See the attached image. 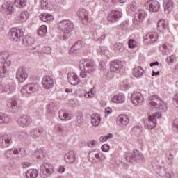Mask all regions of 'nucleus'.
<instances>
[{
  "label": "nucleus",
  "instance_id": "1",
  "mask_svg": "<svg viewBox=\"0 0 178 178\" xmlns=\"http://www.w3.org/2000/svg\"><path fill=\"white\" fill-rule=\"evenodd\" d=\"M148 108L150 111H159L160 112H156L154 114H149L154 120L156 119H161L162 118V113L168 111V104L165 101L162 100L161 97L157 95L150 96L149 98V106Z\"/></svg>",
  "mask_w": 178,
  "mask_h": 178
},
{
  "label": "nucleus",
  "instance_id": "2",
  "mask_svg": "<svg viewBox=\"0 0 178 178\" xmlns=\"http://www.w3.org/2000/svg\"><path fill=\"white\" fill-rule=\"evenodd\" d=\"M79 67L81 70L79 72V76L81 79H86L88 74L94 73L96 67L95 63H94L92 60L85 59L80 61Z\"/></svg>",
  "mask_w": 178,
  "mask_h": 178
},
{
  "label": "nucleus",
  "instance_id": "3",
  "mask_svg": "<svg viewBox=\"0 0 178 178\" xmlns=\"http://www.w3.org/2000/svg\"><path fill=\"white\" fill-rule=\"evenodd\" d=\"M55 173V167L51 163H43L39 167L40 178L51 177Z\"/></svg>",
  "mask_w": 178,
  "mask_h": 178
},
{
  "label": "nucleus",
  "instance_id": "4",
  "mask_svg": "<svg viewBox=\"0 0 178 178\" xmlns=\"http://www.w3.org/2000/svg\"><path fill=\"white\" fill-rule=\"evenodd\" d=\"M40 90V85L37 83H31L24 85L21 89V94L24 97H30Z\"/></svg>",
  "mask_w": 178,
  "mask_h": 178
},
{
  "label": "nucleus",
  "instance_id": "5",
  "mask_svg": "<svg viewBox=\"0 0 178 178\" xmlns=\"http://www.w3.org/2000/svg\"><path fill=\"white\" fill-rule=\"evenodd\" d=\"M8 37L13 42H20L24 37V32L20 28H11L8 31Z\"/></svg>",
  "mask_w": 178,
  "mask_h": 178
},
{
  "label": "nucleus",
  "instance_id": "6",
  "mask_svg": "<svg viewBox=\"0 0 178 178\" xmlns=\"http://www.w3.org/2000/svg\"><path fill=\"white\" fill-rule=\"evenodd\" d=\"M88 159L92 163H99L106 159V156L99 150H92L88 153Z\"/></svg>",
  "mask_w": 178,
  "mask_h": 178
},
{
  "label": "nucleus",
  "instance_id": "7",
  "mask_svg": "<svg viewBox=\"0 0 178 178\" xmlns=\"http://www.w3.org/2000/svg\"><path fill=\"white\" fill-rule=\"evenodd\" d=\"M9 53L3 51L0 53V76L3 77L5 74V67L10 66V60H8Z\"/></svg>",
  "mask_w": 178,
  "mask_h": 178
},
{
  "label": "nucleus",
  "instance_id": "8",
  "mask_svg": "<svg viewBox=\"0 0 178 178\" xmlns=\"http://www.w3.org/2000/svg\"><path fill=\"white\" fill-rule=\"evenodd\" d=\"M58 30H60V31H61L64 35L72 33V31H73V29H74L73 22L67 19L60 21L58 24Z\"/></svg>",
  "mask_w": 178,
  "mask_h": 178
},
{
  "label": "nucleus",
  "instance_id": "9",
  "mask_svg": "<svg viewBox=\"0 0 178 178\" xmlns=\"http://www.w3.org/2000/svg\"><path fill=\"white\" fill-rule=\"evenodd\" d=\"M144 8L150 13H158L161 10V3L156 0H147L144 3Z\"/></svg>",
  "mask_w": 178,
  "mask_h": 178
},
{
  "label": "nucleus",
  "instance_id": "10",
  "mask_svg": "<svg viewBox=\"0 0 178 178\" xmlns=\"http://www.w3.org/2000/svg\"><path fill=\"white\" fill-rule=\"evenodd\" d=\"M130 101L134 106H142L144 105L145 99L140 92H134L131 95Z\"/></svg>",
  "mask_w": 178,
  "mask_h": 178
},
{
  "label": "nucleus",
  "instance_id": "11",
  "mask_svg": "<svg viewBox=\"0 0 178 178\" xmlns=\"http://www.w3.org/2000/svg\"><path fill=\"white\" fill-rule=\"evenodd\" d=\"M16 123L19 127H22V129H27V127H30L31 123H33V120L30 116L24 115L17 118Z\"/></svg>",
  "mask_w": 178,
  "mask_h": 178
},
{
  "label": "nucleus",
  "instance_id": "12",
  "mask_svg": "<svg viewBox=\"0 0 178 178\" xmlns=\"http://www.w3.org/2000/svg\"><path fill=\"white\" fill-rule=\"evenodd\" d=\"M143 159H144V156L137 149H134L132 154L127 153L126 154V160L128 162H131V163H133V162H140Z\"/></svg>",
  "mask_w": 178,
  "mask_h": 178
},
{
  "label": "nucleus",
  "instance_id": "13",
  "mask_svg": "<svg viewBox=\"0 0 178 178\" xmlns=\"http://www.w3.org/2000/svg\"><path fill=\"white\" fill-rule=\"evenodd\" d=\"M41 84L44 90H52L55 87V79L49 75H46L42 77Z\"/></svg>",
  "mask_w": 178,
  "mask_h": 178
},
{
  "label": "nucleus",
  "instance_id": "14",
  "mask_svg": "<svg viewBox=\"0 0 178 178\" xmlns=\"http://www.w3.org/2000/svg\"><path fill=\"white\" fill-rule=\"evenodd\" d=\"M145 16H147V13L144 10H138L134 17L133 19V24L135 26H140L141 23L144 21L145 19Z\"/></svg>",
  "mask_w": 178,
  "mask_h": 178
},
{
  "label": "nucleus",
  "instance_id": "15",
  "mask_svg": "<svg viewBox=\"0 0 178 178\" xmlns=\"http://www.w3.org/2000/svg\"><path fill=\"white\" fill-rule=\"evenodd\" d=\"M116 123L118 126L124 129L127 126H129L130 123V118L125 114H120L116 118Z\"/></svg>",
  "mask_w": 178,
  "mask_h": 178
},
{
  "label": "nucleus",
  "instance_id": "16",
  "mask_svg": "<svg viewBox=\"0 0 178 178\" xmlns=\"http://www.w3.org/2000/svg\"><path fill=\"white\" fill-rule=\"evenodd\" d=\"M13 140L9 134H3L0 137V148H8L12 145Z\"/></svg>",
  "mask_w": 178,
  "mask_h": 178
},
{
  "label": "nucleus",
  "instance_id": "17",
  "mask_svg": "<svg viewBox=\"0 0 178 178\" xmlns=\"http://www.w3.org/2000/svg\"><path fill=\"white\" fill-rule=\"evenodd\" d=\"M76 159L77 157L74 150H68L65 152L64 154V161L65 163H68V165H73V163H76Z\"/></svg>",
  "mask_w": 178,
  "mask_h": 178
},
{
  "label": "nucleus",
  "instance_id": "18",
  "mask_svg": "<svg viewBox=\"0 0 178 178\" xmlns=\"http://www.w3.org/2000/svg\"><path fill=\"white\" fill-rule=\"evenodd\" d=\"M67 78L68 83L71 86H79V84L81 83V79H80L79 75L76 74V72H68Z\"/></svg>",
  "mask_w": 178,
  "mask_h": 178
},
{
  "label": "nucleus",
  "instance_id": "19",
  "mask_svg": "<svg viewBox=\"0 0 178 178\" xmlns=\"http://www.w3.org/2000/svg\"><path fill=\"white\" fill-rule=\"evenodd\" d=\"M27 77H29V74L24 67H21L17 70L16 79L19 83H24L27 80Z\"/></svg>",
  "mask_w": 178,
  "mask_h": 178
},
{
  "label": "nucleus",
  "instance_id": "20",
  "mask_svg": "<svg viewBox=\"0 0 178 178\" xmlns=\"http://www.w3.org/2000/svg\"><path fill=\"white\" fill-rule=\"evenodd\" d=\"M159 37L158 33L150 32L144 36L143 41L145 44H155L158 41Z\"/></svg>",
  "mask_w": 178,
  "mask_h": 178
},
{
  "label": "nucleus",
  "instance_id": "21",
  "mask_svg": "<svg viewBox=\"0 0 178 178\" xmlns=\"http://www.w3.org/2000/svg\"><path fill=\"white\" fill-rule=\"evenodd\" d=\"M123 13L120 10H112L107 17V20L110 23H116L122 17Z\"/></svg>",
  "mask_w": 178,
  "mask_h": 178
},
{
  "label": "nucleus",
  "instance_id": "22",
  "mask_svg": "<svg viewBox=\"0 0 178 178\" xmlns=\"http://www.w3.org/2000/svg\"><path fill=\"white\" fill-rule=\"evenodd\" d=\"M157 175L162 178H173V172L165 167H159L156 170Z\"/></svg>",
  "mask_w": 178,
  "mask_h": 178
},
{
  "label": "nucleus",
  "instance_id": "23",
  "mask_svg": "<svg viewBox=\"0 0 178 178\" xmlns=\"http://www.w3.org/2000/svg\"><path fill=\"white\" fill-rule=\"evenodd\" d=\"M9 104H10L11 109H13V112L19 111V109L22 108L23 105L22 100L17 97H12L10 99Z\"/></svg>",
  "mask_w": 178,
  "mask_h": 178
},
{
  "label": "nucleus",
  "instance_id": "24",
  "mask_svg": "<svg viewBox=\"0 0 178 178\" xmlns=\"http://www.w3.org/2000/svg\"><path fill=\"white\" fill-rule=\"evenodd\" d=\"M144 126L148 130H152L156 127V121L153 119L151 115H148L144 120Z\"/></svg>",
  "mask_w": 178,
  "mask_h": 178
},
{
  "label": "nucleus",
  "instance_id": "25",
  "mask_svg": "<svg viewBox=\"0 0 178 178\" xmlns=\"http://www.w3.org/2000/svg\"><path fill=\"white\" fill-rule=\"evenodd\" d=\"M2 9L6 12L8 15H13L15 13V3L13 1H7L2 5Z\"/></svg>",
  "mask_w": 178,
  "mask_h": 178
},
{
  "label": "nucleus",
  "instance_id": "26",
  "mask_svg": "<svg viewBox=\"0 0 178 178\" xmlns=\"http://www.w3.org/2000/svg\"><path fill=\"white\" fill-rule=\"evenodd\" d=\"M123 67V63L119 60H114L111 61L110 65L111 72H113L114 73H119L120 70Z\"/></svg>",
  "mask_w": 178,
  "mask_h": 178
},
{
  "label": "nucleus",
  "instance_id": "27",
  "mask_svg": "<svg viewBox=\"0 0 178 178\" xmlns=\"http://www.w3.org/2000/svg\"><path fill=\"white\" fill-rule=\"evenodd\" d=\"M76 15L83 24L88 23V12L86 9L81 8L76 12Z\"/></svg>",
  "mask_w": 178,
  "mask_h": 178
},
{
  "label": "nucleus",
  "instance_id": "28",
  "mask_svg": "<svg viewBox=\"0 0 178 178\" xmlns=\"http://www.w3.org/2000/svg\"><path fill=\"white\" fill-rule=\"evenodd\" d=\"M58 118L60 120H62L63 122H67L69 120H72L73 113L65 110H61L58 112Z\"/></svg>",
  "mask_w": 178,
  "mask_h": 178
},
{
  "label": "nucleus",
  "instance_id": "29",
  "mask_svg": "<svg viewBox=\"0 0 178 178\" xmlns=\"http://www.w3.org/2000/svg\"><path fill=\"white\" fill-rule=\"evenodd\" d=\"M29 14L27 11H22L18 17L15 19V23L16 24H22L24 22H27L29 19Z\"/></svg>",
  "mask_w": 178,
  "mask_h": 178
},
{
  "label": "nucleus",
  "instance_id": "30",
  "mask_svg": "<svg viewBox=\"0 0 178 178\" xmlns=\"http://www.w3.org/2000/svg\"><path fill=\"white\" fill-rule=\"evenodd\" d=\"M111 101L113 104H124L126 101V96L123 94L114 95L111 96Z\"/></svg>",
  "mask_w": 178,
  "mask_h": 178
},
{
  "label": "nucleus",
  "instance_id": "31",
  "mask_svg": "<svg viewBox=\"0 0 178 178\" xmlns=\"http://www.w3.org/2000/svg\"><path fill=\"white\" fill-rule=\"evenodd\" d=\"M157 29L161 33H165L169 30V25L165 19H160L157 23Z\"/></svg>",
  "mask_w": 178,
  "mask_h": 178
},
{
  "label": "nucleus",
  "instance_id": "32",
  "mask_svg": "<svg viewBox=\"0 0 178 178\" xmlns=\"http://www.w3.org/2000/svg\"><path fill=\"white\" fill-rule=\"evenodd\" d=\"M90 123L93 127H98L101 124V115L99 114H92L90 116Z\"/></svg>",
  "mask_w": 178,
  "mask_h": 178
},
{
  "label": "nucleus",
  "instance_id": "33",
  "mask_svg": "<svg viewBox=\"0 0 178 178\" xmlns=\"http://www.w3.org/2000/svg\"><path fill=\"white\" fill-rule=\"evenodd\" d=\"M39 6L42 10H52L54 6L48 2V0H40Z\"/></svg>",
  "mask_w": 178,
  "mask_h": 178
},
{
  "label": "nucleus",
  "instance_id": "34",
  "mask_svg": "<svg viewBox=\"0 0 178 178\" xmlns=\"http://www.w3.org/2000/svg\"><path fill=\"white\" fill-rule=\"evenodd\" d=\"M15 91H16V83L13 82L4 83V92L6 94H12Z\"/></svg>",
  "mask_w": 178,
  "mask_h": 178
},
{
  "label": "nucleus",
  "instance_id": "35",
  "mask_svg": "<svg viewBox=\"0 0 178 178\" xmlns=\"http://www.w3.org/2000/svg\"><path fill=\"white\" fill-rule=\"evenodd\" d=\"M173 0H165L163 8L165 13H170L173 10Z\"/></svg>",
  "mask_w": 178,
  "mask_h": 178
},
{
  "label": "nucleus",
  "instance_id": "36",
  "mask_svg": "<svg viewBox=\"0 0 178 178\" xmlns=\"http://www.w3.org/2000/svg\"><path fill=\"white\" fill-rule=\"evenodd\" d=\"M49 115H55L58 112V106L55 103H49L46 106Z\"/></svg>",
  "mask_w": 178,
  "mask_h": 178
},
{
  "label": "nucleus",
  "instance_id": "37",
  "mask_svg": "<svg viewBox=\"0 0 178 178\" xmlns=\"http://www.w3.org/2000/svg\"><path fill=\"white\" fill-rule=\"evenodd\" d=\"M39 171L35 168H31L26 172V178H37L38 177Z\"/></svg>",
  "mask_w": 178,
  "mask_h": 178
},
{
  "label": "nucleus",
  "instance_id": "38",
  "mask_svg": "<svg viewBox=\"0 0 178 178\" xmlns=\"http://www.w3.org/2000/svg\"><path fill=\"white\" fill-rule=\"evenodd\" d=\"M40 19L45 23H51L54 20V15L44 13L40 15Z\"/></svg>",
  "mask_w": 178,
  "mask_h": 178
},
{
  "label": "nucleus",
  "instance_id": "39",
  "mask_svg": "<svg viewBox=\"0 0 178 178\" xmlns=\"http://www.w3.org/2000/svg\"><path fill=\"white\" fill-rule=\"evenodd\" d=\"M144 74V69L140 66L135 67L133 69V76L134 77H141Z\"/></svg>",
  "mask_w": 178,
  "mask_h": 178
},
{
  "label": "nucleus",
  "instance_id": "40",
  "mask_svg": "<svg viewBox=\"0 0 178 178\" xmlns=\"http://www.w3.org/2000/svg\"><path fill=\"white\" fill-rule=\"evenodd\" d=\"M97 52L99 55H105V56H107V58H109L111 56V51L106 48V47H99L97 49Z\"/></svg>",
  "mask_w": 178,
  "mask_h": 178
},
{
  "label": "nucleus",
  "instance_id": "41",
  "mask_svg": "<svg viewBox=\"0 0 178 178\" xmlns=\"http://www.w3.org/2000/svg\"><path fill=\"white\" fill-rule=\"evenodd\" d=\"M83 41L79 40L70 49V54H74L77 50L83 47Z\"/></svg>",
  "mask_w": 178,
  "mask_h": 178
},
{
  "label": "nucleus",
  "instance_id": "42",
  "mask_svg": "<svg viewBox=\"0 0 178 178\" xmlns=\"http://www.w3.org/2000/svg\"><path fill=\"white\" fill-rule=\"evenodd\" d=\"M14 5L18 9H24L27 6V0H15Z\"/></svg>",
  "mask_w": 178,
  "mask_h": 178
},
{
  "label": "nucleus",
  "instance_id": "43",
  "mask_svg": "<svg viewBox=\"0 0 178 178\" xmlns=\"http://www.w3.org/2000/svg\"><path fill=\"white\" fill-rule=\"evenodd\" d=\"M33 156L36 159H44L45 156V152L42 149H39L33 152Z\"/></svg>",
  "mask_w": 178,
  "mask_h": 178
},
{
  "label": "nucleus",
  "instance_id": "44",
  "mask_svg": "<svg viewBox=\"0 0 178 178\" xmlns=\"http://www.w3.org/2000/svg\"><path fill=\"white\" fill-rule=\"evenodd\" d=\"M22 44L23 45H25V47H30V45H33L34 44V39L29 35H26L22 38Z\"/></svg>",
  "mask_w": 178,
  "mask_h": 178
},
{
  "label": "nucleus",
  "instance_id": "45",
  "mask_svg": "<svg viewBox=\"0 0 178 178\" xmlns=\"http://www.w3.org/2000/svg\"><path fill=\"white\" fill-rule=\"evenodd\" d=\"M95 88H92L88 92L83 94V97L86 99H92V98H94V97L95 96Z\"/></svg>",
  "mask_w": 178,
  "mask_h": 178
},
{
  "label": "nucleus",
  "instance_id": "46",
  "mask_svg": "<svg viewBox=\"0 0 178 178\" xmlns=\"http://www.w3.org/2000/svg\"><path fill=\"white\" fill-rule=\"evenodd\" d=\"M160 51H161L164 55H169V54L172 52V46L164 44L160 47Z\"/></svg>",
  "mask_w": 178,
  "mask_h": 178
},
{
  "label": "nucleus",
  "instance_id": "47",
  "mask_svg": "<svg viewBox=\"0 0 178 178\" xmlns=\"http://www.w3.org/2000/svg\"><path fill=\"white\" fill-rule=\"evenodd\" d=\"M30 134L33 138H38V137H41L42 132L40 129H32L30 131Z\"/></svg>",
  "mask_w": 178,
  "mask_h": 178
},
{
  "label": "nucleus",
  "instance_id": "48",
  "mask_svg": "<svg viewBox=\"0 0 178 178\" xmlns=\"http://www.w3.org/2000/svg\"><path fill=\"white\" fill-rule=\"evenodd\" d=\"M8 123H10V116L7 114L1 113L0 124H8Z\"/></svg>",
  "mask_w": 178,
  "mask_h": 178
},
{
  "label": "nucleus",
  "instance_id": "49",
  "mask_svg": "<svg viewBox=\"0 0 178 178\" xmlns=\"http://www.w3.org/2000/svg\"><path fill=\"white\" fill-rule=\"evenodd\" d=\"M7 158H16V149H9L5 152Z\"/></svg>",
  "mask_w": 178,
  "mask_h": 178
},
{
  "label": "nucleus",
  "instance_id": "50",
  "mask_svg": "<svg viewBox=\"0 0 178 178\" xmlns=\"http://www.w3.org/2000/svg\"><path fill=\"white\" fill-rule=\"evenodd\" d=\"M47 26L42 25L38 31V35L40 37H44V35H47Z\"/></svg>",
  "mask_w": 178,
  "mask_h": 178
},
{
  "label": "nucleus",
  "instance_id": "51",
  "mask_svg": "<svg viewBox=\"0 0 178 178\" xmlns=\"http://www.w3.org/2000/svg\"><path fill=\"white\" fill-rule=\"evenodd\" d=\"M113 138V135H112L111 134H108L106 136H102L99 137V141H100V143H106L107 140H111V138Z\"/></svg>",
  "mask_w": 178,
  "mask_h": 178
},
{
  "label": "nucleus",
  "instance_id": "52",
  "mask_svg": "<svg viewBox=\"0 0 178 178\" xmlns=\"http://www.w3.org/2000/svg\"><path fill=\"white\" fill-rule=\"evenodd\" d=\"M114 50L116 52H123L124 51V46L122 43H116L114 44Z\"/></svg>",
  "mask_w": 178,
  "mask_h": 178
},
{
  "label": "nucleus",
  "instance_id": "53",
  "mask_svg": "<svg viewBox=\"0 0 178 178\" xmlns=\"http://www.w3.org/2000/svg\"><path fill=\"white\" fill-rule=\"evenodd\" d=\"M26 155V150L23 148L15 149V156H24Z\"/></svg>",
  "mask_w": 178,
  "mask_h": 178
},
{
  "label": "nucleus",
  "instance_id": "54",
  "mask_svg": "<svg viewBox=\"0 0 178 178\" xmlns=\"http://www.w3.org/2000/svg\"><path fill=\"white\" fill-rule=\"evenodd\" d=\"M83 113H78L76 120V126H80V124L83 123Z\"/></svg>",
  "mask_w": 178,
  "mask_h": 178
},
{
  "label": "nucleus",
  "instance_id": "55",
  "mask_svg": "<svg viewBox=\"0 0 178 178\" xmlns=\"http://www.w3.org/2000/svg\"><path fill=\"white\" fill-rule=\"evenodd\" d=\"M54 130L57 133H63L64 129L62 124H56L54 125Z\"/></svg>",
  "mask_w": 178,
  "mask_h": 178
},
{
  "label": "nucleus",
  "instance_id": "56",
  "mask_svg": "<svg viewBox=\"0 0 178 178\" xmlns=\"http://www.w3.org/2000/svg\"><path fill=\"white\" fill-rule=\"evenodd\" d=\"M166 62L168 65H171V63H175L176 62V56L175 55H171L167 57Z\"/></svg>",
  "mask_w": 178,
  "mask_h": 178
},
{
  "label": "nucleus",
  "instance_id": "57",
  "mask_svg": "<svg viewBox=\"0 0 178 178\" xmlns=\"http://www.w3.org/2000/svg\"><path fill=\"white\" fill-rule=\"evenodd\" d=\"M17 136L20 140H24V138H27V137H29V134L25 131L18 132Z\"/></svg>",
  "mask_w": 178,
  "mask_h": 178
},
{
  "label": "nucleus",
  "instance_id": "58",
  "mask_svg": "<svg viewBox=\"0 0 178 178\" xmlns=\"http://www.w3.org/2000/svg\"><path fill=\"white\" fill-rule=\"evenodd\" d=\"M165 158L168 159V161H169V163L171 165L173 163V154L170 152L165 154Z\"/></svg>",
  "mask_w": 178,
  "mask_h": 178
},
{
  "label": "nucleus",
  "instance_id": "59",
  "mask_svg": "<svg viewBox=\"0 0 178 178\" xmlns=\"http://www.w3.org/2000/svg\"><path fill=\"white\" fill-rule=\"evenodd\" d=\"M110 149H111V146H109V145H108V144H103L101 146V150L103 152H109Z\"/></svg>",
  "mask_w": 178,
  "mask_h": 178
},
{
  "label": "nucleus",
  "instance_id": "60",
  "mask_svg": "<svg viewBox=\"0 0 178 178\" xmlns=\"http://www.w3.org/2000/svg\"><path fill=\"white\" fill-rule=\"evenodd\" d=\"M31 163L29 161H23L21 163V167L22 168V169H27V168L31 167Z\"/></svg>",
  "mask_w": 178,
  "mask_h": 178
},
{
  "label": "nucleus",
  "instance_id": "61",
  "mask_svg": "<svg viewBox=\"0 0 178 178\" xmlns=\"http://www.w3.org/2000/svg\"><path fill=\"white\" fill-rule=\"evenodd\" d=\"M172 130L175 133H178V120H175L172 122Z\"/></svg>",
  "mask_w": 178,
  "mask_h": 178
},
{
  "label": "nucleus",
  "instance_id": "62",
  "mask_svg": "<svg viewBox=\"0 0 178 178\" xmlns=\"http://www.w3.org/2000/svg\"><path fill=\"white\" fill-rule=\"evenodd\" d=\"M42 51L44 54H46V55H51V53L52 52V49L49 47H44L42 49Z\"/></svg>",
  "mask_w": 178,
  "mask_h": 178
},
{
  "label": "nucleus",
  "instance_id": "63",
  "mask_svg": "<svg viewBox=\"0 0 178 178\" xmlns=\"http://www.w3.org/2000/svg\"><path fill=\"white\" fill-rule=\"evenodd\" d=\"M113 110L112 108L111 107H107L105 108V118H108V116H109V115H111V113H112Z\"/></svg>",
  "mask_w": 178,
  "mask_h": 178
},
{
  "label": "nucleus",
  "instance_id": "64",
  "mask_svg": "<svg viewBox=\"0 0 178 178\" xmlns=\"http://www.w3.org/2000/svg\"><path fill=\"white\" fill-rule=\"evenodd\" d=\"M128 45L130 48H134V47H136V41H134V40L133 39L129 40Z\"/></svg>",
  "mask_w": 178,
  "mask_h": 178
}]
</instances>
